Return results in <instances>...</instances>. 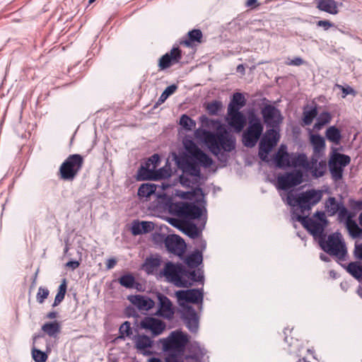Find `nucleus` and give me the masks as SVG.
<instances>
[{
	"label": "nucleus",
	"instance_id": "9d476101",
	"mask_svg": "<svg viewBox=\"0 0 362 362\" xmlns=\"http://www.w3.org/2000/svg\"><path fill=\"white\" fill-rule=\"evenodd\" d=\"M183 272H185L184 265L180 263L175 264L168 262L160 273L175 286L181 288H189L190 284L183 279Z\"/></svg>",
	"mask_w": 362,
	"mask_h": 362
},
{
	"label": "nucleus",
	"instance_id": "a19ab883",
	"mask_svg": "<svg viewBox=\"0 0 362 362\" xmlns=\"http://www.w3.org/2000/svg\"><path fill=\"white\" fill-rule=\"evenodd\" d=\"M119 336L117 337L120 339H124L127 337H131L132 334V329L129 322L126 321L122 324L119 329Z\"/></svg>",
	"mask_w": 362,
	"mask_h": 362
},
{
	"label": "nucleus",
	"instance_id": "e433bc0d",
	"mask_svg": "<svg viewBox=\"0 0 362 362\" xmlns=\"http://www.w3.org/2000/svg\"><path fill=\"white\" fill-rule=\"evenodd\" d=\"M346 228L353 238H356L362 236V229L358 227L355 221L348 219L346 221Z\"/></svg>",
	"mask_w": 362,
	"mask_h": 362
},
{
	"label": "nucleus",
	"instance_id": "a18cd8bd",
	"mask_svg": "<svg viewBox=\"0 0 362 362\" xmlns=\"http://www.w3.org/2000/svg\"><path fill=\"white\" fill-rule=\"evenodd\" d=\"M177 89V86L175 84H172L168 86L158 98V103L161 104L164 103L170 95H173L176 91Z\"/></svg>",
	"mask_w": 362,
	"mask_h": 362
},
{
	"label": "nucleus",
	"instance_id": "393cba45",
	"mask_svg": "<svg viewBox=\"0 0 362 362\" xmlns=\"http://www.w3.org/2000/svg\"><path fill=\"white\" fill-rule=\"evenodd\" d=\"M206 220H204L200 226H197L195 223L189 221H186L183 224L182 231L189 238L195 239L198 238L202 229L204 228Z\"/></svg>",
	"mask_w": 362,
	"mask_h": 362
},
{
	"label": "nucleus",
	"instance_id": "4d7b16f0",
	"mask_svg": "<svg viewBox=\"0 0 362 362\" xmlns=\"http://www.w3.org/2000/svg\"><path fill=\"white\" fill-rule=\"evenodd\" d=\"M125 314L127 317H139V315L137 313V311L135 310L134 307L128 306L125 310Z\"/></svg>",
	"mask_w": 362,
	"mask_h": 362
},
{
	"label": "nucleus",
	"instance_id": "c756f323",
	"mask_svg": "<svg viewBox=\"0 0 362 362\" xmlns=\"http://www.w3.org/2000/svg\"><path fill=\"white\" fill-rule=\"evenodd\" d=\"M317 7L331 14L337 13V3L334 0H317Z\"/></svg>",
	"mask_w": 362,
	"mask_h": 362
},
{
	"label": "nucleus",
	"instance_id": "c03bdc74",
	"mask_svg": "<svg viewBox=\"0 0 362 362\" xmlns=\"http://www.w3.org/2000/svg\"><path fill=\"white\" fill-rule=\"evenodd\" d=\"M160 264V260L158 258L150 257L145 260L144 266L146 271L148 273H151L153 271L158 267Z\"/></svg>",
	"mask_w": 362,
	"mask_h": 362
},
{
	"label": "nucleus",
	"instance_id": "cd10ccee",
	"mask_svg": "<svg viewBox=\"0 0 362 362\" xmlns=\"http://www.w3.org/2000/svg\"><path fill=\"white\" fill-rule=\"evenodd\" d=\"M329 165L334 180L337 181L339 180V148L334 150Z\"/></svg>",
	"mask_w": 362,
	"mask_h": 362
},
{
	"label": "nucleus",
	"instance_id": "72a5a7b5",
	"mask_svg": "<svg viewBox=\"0 0 362 362\" xmlns=\"http://www.w3.org/2000/svg\"><path fill=\"white\" fill-rule=\"evenodd\" d=\"M156 185L150 183H144L141 185L138 189V196L140 197H149L155 193Z\"/></svg>",
	"mask_w": 362,
	"mask_h": 362
},
{
	"label": "nucleus",
	"instance_id": "aec40b11",
	"mask_svg": "<svg viewBox=\"0 0 362 362\" xmlns=\"http://www.w3.org/2000/svg\"><path fill=\"white\" fill-rule=\"evenodd\" d=\"M128 300L139 310L148 311L155 305V302L149 297L141 295H132Z\"/></svg>",
	"mask_w": 362,
	"mask_h": 362
},
{
	"label": "nucleus",
	"instance_id": "412c9836",
	"mask_svg": "<svg viewBox=\"0 0 362 362\" xmlns=\"http://www.w3.org/2000/svg\"><path fill=\"white\" fill-rule=\"evenodd\" d=\"M274 162L278 168L284 169L291 166V161L285 145L280 146L274 158Z\"/></svg>",
	"mask_w": 362,
	"mask_h": 362
},
{
	"label": "nucleus",
	"instance_id": "5fc2aeb1",
	"mask_svg": "<svg viewBox=\"0 0 362 362\" xmlns=\"http://www.w3.org/2000/svg\"><path fill=\"white\" fill-rule=\"evenodd\" d=\"M132 233L134 235L142 234L141 222L135 221L132 226Z\"/></svg>",
	"mask_w": 362,
	"mask_h": 362
},
{
	"label": "nucleus",
	"instance_id": "7ed1b4c3",
	"mask_svg": "<svg viewBox=\"0 0 362 362\" xmlns=\"http://www.w3.org/2000/svg\"><path fill=\"white\" fill-rule=\"evenodd\" d=\"M187 154L177 160V164L185 173L192 177L197 181L202 178L199 166L209 168L212 163V159L203 151H202L193 141H189V145H186Z\"/></svg>",
	"mask_w": 362,
	"mask_h": 362
},
{
	"label": "nucleus",
	"instance_id": "603ef678",
	"mask_svg": "<svg viewBox=\"0 0 362 362\" xmlns=\"http://www.w3.org/2000/svg\"><path fill=\"white\" fill-rule=\"evenodd\" d=\"M326 168V165L325 163L320 162L319 163V168H315L313 170V175L315 177H320L323 176L325 173V170Z\"/></svg>",
	"mask_w": 362,
	"mask_h": 362
},
{
	"label": "nucleus",
	"instance_id": "8fccbe9b",
	"mask_svg": "<svg viewBox=\"0 0 362 362\" xmlns=\"http://www.w3.org/2000/svg\"><path fill=\"white\" fill-rule=\"evenodd\" d=\"M171 175V170L170 168L166 169L165 168H162L159 169L156 173H154L153 180H160L168 178Z\"/></svg>",
	"mask_w": 362,
	"mask_h": 362
},
{
	"label": "nucleus",
	"instance_id": "a878e982",
	"mask_svg": "<svg viewBox=\"0 0 362 362\" xmlns=\"http://www.w3.org/2000/svg\"><path fill=\"white\" fill-rule=\"evenodd\" d=\"M134 339H135L136 349L144 355L146 354V349L153 346V341L146 334L134 336Z\"/></svg>",
	"mask_w": 362,
	"mask_h": 362
},
{
	"label": "nucleus",
	"instance_id": "5701e85b",
	"mask_svg": "<svg viewBox=\"0 0 362 362\" xmlns=\"http://www.w3.org/2000/svg\"><path fill=\"white\" fill-rule=\"evenodd\" d=\"M183 279L186 280L189 284H190V286H192L194 284V283L196 282H199L202 285H204V271L202 268H198L197 270H190L186 269V267H185V272H183Z\"/></svg>",
	"mask_w": 362,
	"mask_h": 362
},
{
	"label": "nucleus",
	"instance_id": "7c9ffc66",
	"mask_svg": "<svg viewBox=\"0 0 362 362\" xmlns=\"http://www.w3.org/2000/svg\"><path fill=\"white\" fill-rule=\"evenodd\" d=\"M42 330L49 337L55 338L60 333V324L57 321L46 322L42 326Z\"/></svg>",
	"mask_w": 362,
	"mask_h": 362
},
{
	"label": "nucleus",
	"instance_id": "4be33fe9",
	"mask_svg": "<svg viewBox=\"0 0 362 362\" xmlns=\"http://www.w3.org/2000/svg\"><path fill=\"white\" fill-rule=\"evenodd\" d=\"M317 163V158L314 156L311 158V162H308V158L305 153H299L292 158L291 166L294 168L303 167L306 170H313V166Z\"/></svg>",
	"mask_w": 362,
	"mask_h": 362
},
{
	"label": "nucleus",
	"instance_id": "c85d7f7f",
	"mask_svg": "<svg viewBox=\"0 0 362 362\" xmlns=\"http://www.w3.org/2000/svg\"><path fill=\"white\" fill-rule=\"evenodd\" d=\"M246 105V99L243 93L236 92L233 93L230 103L228 106V110H240Z\"/></svg>",
	"mask_w": 362,
	"mask_h": 362
},
{
	"label": "nucleus",
	"instance_id": "ddd939ff",
	"mask_svg": "<svg viewBox=\"0 0 362 362\" xmlns=\"http://www.w3.org/2000/svg\"><path fill=\"white\" fill-rule=\"evenodd\" d=\"M302 182L303 173L300 170H296L279 175L277 177V188L282 190H287L300 185Z\"/></svg>",
	"mask_w": 362,
	"mask_h": 362
},
{
	"label": "nucleus",
	"instance_id": "f3484780",
	"mask_svg": "<svg viewBox=\"0 0 362 362\" xmlns=\"http://www.w3.org/2000/svg\"><path fill=\"white\" fill-rule=\"evenodd\" d=\"M181 59V49L178 47H173L170 52H167L160 58L158 66L160 69H165L173 64L179 63Z\"/></svg>",
	"mask_w": 362,
	"mask_h": 362
},
{
	"label": "nucleus",
	"instance_id": "4c0bfd02",
	"mask_svg": "<svg viewBox=\"0 0 362 362\" xmlns=\"http://www.w3.org/2000/svg\"><path fill=\"white\" fill-rule=\"evenodd\" d=\"M66 292V280L64 279L62 283L59 285V286L58 288L57 293L54 298V300L52 304L53 307L57 306L63 301V300L65 297Z\"/></svg>",
	"mask_w": 362,
	"mask_h": 362
},
{
	"label": "nucleus",
	"instance_id": "2eb2a0df",
	"mask_svg": "<svg viewBox=\"0 0 362 362\" xmlns=\"http://www.w3.org/2000/svg\"><path fill=\"white\" fill-rule=\"evenodd\" d=\"M140 327L149 330L153 336L160 335L165 329V324L159 319L153 317H145L140 322Z\"/></svg>",
	"mask_w": 362,
	"mask_h": 362
},
{
	"label": "nucleus",
	"instance_id": "9b49d317",
	"mask_svg": "<svg viewBox=\"0 0 362 362\" xmlns=\"http://www.w3.org/2000/svg\"><path fill=\"white\" fill-rule=\"evenodd\" d=\"M279 132L274 128L266 131L259 144V156L263 161L268 162V154L279 140Z\"/></svg>",
	"mask_w": 362,
	"mask_h": 362
},
{
	"label": "nucleus",
	"instance_id": "774afa93",
	"mask_svg": "<svg viewBox=\"0 0 362 362\" xmlns=\"http://www.w3.org/2000/svg\"><path fill=\"white\" fill-rule=\"evenodd\" d=\"M57 313L55 311L49 312L47 314V318L48 319H54L57 317Z\"/></svg>",
	"mask_w": 362,
	"mask_h": 362
},
{
	"label": "nucleus",
	"instance_id": "3c124183",
	"mask_svg": "<svg viewBox=\"0 0 362 362\" xmlns=\"http://www.w3.org/2000/svg\"><path fill=\"white\" fill-rule=\"evenodd\" d=\"M341 96L342 98H345L348 95H351L353 97H355L356 95V91L349 86H341Z\"/></svg>",
	"mask_w": 362,
	"mask_h": 362
},
{
	"label": "nucleus",
	"instance_id": "13d9d810",
	"mask_svg": "<svg viewBox=\"0 0 362 362\" xmlns=\"http://www.w3.org/2000/svg\"><path fill=\"white\" fill-rule=\"evenodd\" d=\"M160 161V157L158 154L155 153L151 156L148 160L146 162V165H151L155 164V165Z\"/></svg>",
	"mask_w": 362,
	"mask_h": 362
},
{
	"label": "nucleus",
	"instance_id": "f8f14e48",
	"mask_svg": "<svg viewBox=\"0 0 362 362\" xmlns=\"http://www.w3.org/2000/svg\"><path fill=\"white\" fill-rule=\"evenodd\" d=\"M157 238H158L159 240L164 242L165 247L168 252L182 259L187 245L180 236L177 235H168L165 236L163 234H158L157 237H155L154 239L157 240Z\"/></svg>",
	"mask_w": 362,
	"mask_h": 362
},
{
	"label": "nucleus",
	"instance_id": "864d4df0",
	"mask_svg": "<svg viewBox=\"0 0 362 362\" xmlns=\"http://www.w3.org/2000/svg\"><path fill=\"white\" fill-rule=\"evenodd\" d=\"M154 229V224L151 221H141V231L143 233H147Z\"/></svg>",
	"mask_w": 362,
	"mask_h": 362
},
{
	"label": "nucleus",
	"instance_id": "0eeeda50",
	"mask_svg": "<svg viewBox=\"0 0 362 362\" xmlns=\"http://www.w3.org/2000/svg\"><path fill=\"white\" fill-rule=\"evenodd\" d=\"M321 190L314 189H308L298 194L288 193L287 195V204L291 206H298L302 211L310 210L316 205L322 199Z\"/></svg>",
	"mask_w": 362,
	"mask_h": 362
},
{
	"label": "nucleus",
	"instance_id": "b1692460",
	"mask_svg": "<svg viewBox=\"0 0 362 362\" xmlns=\"http://www.w3.org/2000/svg\"><path fill=\"white\" fill-rule=\"evenodd\" d=\"M185 264L189 269H195L198 267L203 262L202 252L199 250H195L190 254H188L182 259Z\"/></svg>",
	"mask_w": 362,
	"mask_h": 362
},
{
	"label": "nucleus",
	"instance_id": "e2e57ef3",
	"mask_svg": "<svg viewBox=\"0 0 362 362\" xmlns=\"http://www.w3.org/2000/svg\"><path fill=\"white\" fill-rule=\"evenodd\" d=\"M80 265V263L77 260H71L66 264V267L71 269L72 270L76 269Z\"/></svg>",
	"mask_w": 362,
	"mask_h": 362
},
{
	"label": "nucleus",
	"instance_id": "0e129e2a",
	"mask_svg": "<svg viewBox=\"0 0 362 362\" xmlns=\"http://www.w3.org/2000/svg\"><path fill=\"white\" fill-rule=\"evenodd\" d=\"M117 264V261L114 258L108 259L106 262L107 269H111L115 267Z\"/></svg>",
	"mask_w": 362,
	"mask_h": 362
},
{
	"label": "nucleus",
	"instance_id": "6e6d98bb",
	"mask_svg": "<svg viewBox=\"0 0 362 362\" xmlns=\"http://www.w3.org/2000/svg\"><path fill=\"white\" fill-rule=\"evenodd\" d=\"M351 161L349 156L341 153V177H342V168L346 166Z\"/></svg>",
	"mask_w": 362,
	"mask_h": 362
},
{
	"label": "nucleus",
	"instance_id": "473e14b6",
	"mask_svg": "<svg viewBox=\"0 0 362 362\" xmlns=\"http://www.w3.org/2000/svg\"><path fill=\"white\" fill-rule=\"evenodd\" d=\"M150 165H141L137 171L136 180L139 181H144L148 180H153L154 173L152 170L149 169Z\"/></svg>",
	"mask_w": 362,
	"mask_h": 362
},
{
	"label": "nucleus",
	"instance_id": "a211bd4d",
	"mask_svg": "<svg viewBox=\"0 0 362 362\" xmlns=\"http://www.w3.org/2000/svg\"><path fill=\"white\" fill-rule=\"evenodd\" d=\"M157 298L159 303L156 314L168 320L173 318L175 313L170 300L160 293H157Z\"/></svg>",
	"mask_w": 362,
	"mask_h": 362
},
{
	"label": "nucleus",
	"instance_id": "6e6552de",
	"mask_svg": "<svg viewBox=\"0 0 362 362\" xmlns=\"http://www.w3.org/2000/svg\"><path fill=\"white\" fill-rule=\"evenodd\" d=\"M264 126L261 119L256 115L254 110L248 112V127L243 134V143L246 147L255 146L261 135Z\"/></svg>",
	"mask_w": 362,
	"mask_h": 362
},
{
	"label": "nucleus",
	"instance_id": "f704fd0d",
	"mask_svg": "<svg viewBox=\"0 0 362 362\" xmlns=\"http://www.w3.org/2000/svg\"><path fill=\"white\" fill-rule=\"evenodd\" d=\"M346 269L348 273L356 279H362V265L360 263L351 262L347 267H346Z\"/></svg>",
	"mask_w": 362,
	"mask_h": 362
},
{
	"label": "nucleus",
	"instance_id": "37998d69",
	"mask_svg": "<svg viewBox=\"0 0 362 362\" xmlns=\"http://www.w3.org/2000/svg\"><path fill=\"white\" fill-rule=\"evenodd\" d=\"M326 136L328 140L339 144V129L330 127L326 131Z\"/></svg>",
	"mask_w": 362,
	"mask_h": 362
},
{
	"label": "nucleus",
	"instance_id": "49530a36",
	"mask_svg": "<svg viewBox=\"0 0 362 362\" xmlns=\"http://www.w3.org/2000/svg\"><path fill=\"white\" fill-rule=\"evenodd\" d=\"M188 36L189 40H185L184 42V43L187 46L190 45V41L200 42L202 37V33L200 30L194 29L188 33Z\"/></svg>",
	"mask_w": 362,
	"mask_h": 362
},
{
	"label": "nucleus",
	"instance_id": "c9c22d12",
	"mask_svg": "<svg viewBox=\"0 0 362 362\" xmlns=\"http://www.w3.org/2000/svg\"><path fill=\"white\" fill-rule=\"evenodd\" d=\"M331 120V115L327 112H322L318 117L317 118V121L315 124L313 126V129L315 131H319L322 127L328 124Z\"/></svg>",
	"mask_w": 362,
	"mask_h": 362
},
{
	"label": "nucleus",
	"instance_id": "2f4dec72",
	"mask_svg": "<svg viewBox=\"0 0 362 362\" xmlns=\"http://www.w3.org/2000/svg\"><path fill=\"white\" fill-rule=\"evenodd\" d=\"M317 113L318 112L316 106L304 107L303 122L305 125L311 124L313 119L317 117Z\"/></svg>",
	"mask_w": 362,
	"mask_h": 362
},
{
	"label": "nucleus",
	"instance_id": "09e8293b",
	"mask_svg": "<svg viewBox=\"0 0 362 362\" xmlns=\"http://www.w3.org/2000/svg\"><path fill=\"white\" fill-rule=\"evenodd\" d=\"M49 294V290L45 288L40 286L38 288V291L36 295V300L40 304H42L45 299L47 298Z\"/></svg>",
	"mask_w": 362,
	"mask_h": 362
},
{
	"label": "nucleus",
	"instance_id": "bb28decb",
	"mask_svg": "<svg viewBox=\"0 0 362 362\" xmlns=\"http://www.w3.org/2000/svg\"><path fill=\"white\" fill-rule=\"evenodd\" d=\"M310 141L313 146V156L318 158L325 151V139L319 134H314L311 136Z\"/></svg>",
	"mask_w": 362,
	"mask_h": 362
},
{
	"label": "nucleus",
	"instance_id": "39448f33",
	"mask_svg": "<svg viewBox=\"0 0 362 362\" xmlns=\"http://www.w3.org/2000/svg\"><path fill=\"white\" fill-rule=\"evenodd\" d=\"M189 340L187 334L182 330H175L163 340V349L165 362H177L183 358L185 348Z\"/></svg>",
	"mask_w": 362,
	"mask_h": 362
},
{
	"label": "nucleus",
	"instance_id": "6ab92c4d",
	"mask_svg": "<svg viewBox=\"0 0 362 362\" xmlns=\"http://www.w3.org/2000/svg\"><path fill=\"white\" fill-rule=\"evenodd\" d=\"M228 124L235 129L236 132L243 130L246 123V119L244 115L240 110H228Z\"/></svg>",
	"mask_w": 362,
	"mask_h": 362
},
{
	"label": "nucleus",
	"instance_id": "338daca9",
	"mask_svg": "<svg viewBox=\"0 0 362 362\" xmlns=\"http://www.w3.org/2000/svg\"><path fill=\"white\" fill-rule=\"evenodd\" d=\"M346 252V247L345 242L341 239V257Z\"/></svg>",
	"mask_w": 362,
	"mask_h": 362
},
{
	"label": "nucleus",
	"instance_id": "bf43d9fd",
	"mask_svg": "<svg viewBox=\"0 0 362 362\" xmlns=\"http://www.w3.org/2000/svg\"><path fill=\"white\" fill-rule=\"evenodd\" d=\"M304 64V60L301 57H296L287 63L290 66H300Z\"/></svg>",
	"mask_w": 362,
	"mask_h": 362
},
{
	"label": "nucleus",
	"instance_id": "f03ea898",
	"mask_svg": "<svg viewBox=\"0 0 362 362\" xmlns=\"http://www.w3.org/2000/svg\"><path fill=\"white\" fill-rule=\"evenodd\" d=\"M177 302L180 306L181 318L185 326L192 333H196L199 329V316L194 308L187 304H202L204 299L203 288H192L180 290L175 292Z\"/></svg>",
	"mask_w": 362,
	"mask_h": 362
},
{
	"label": "nucleus",
	"instance_id": "052dcab7",
	"mask_svg": "<svg viewBox=\"0 0 362 362\" xmlns=\"http://www.w3.org/2000/svg\"><path fill=\"white\" fill-rule=\"evenodd\" d=\"M317 25L322 27L325 30H327L332 26V24L329 21L323 20L317 21Z\"/></svg>",
	"mask_w": 362,
	"mask_h": 362
},
{
	"label": "nucleus",
	"instance_id": "ea45409f",
	"mask_svg": "<svg viewBox=\"0 0 362 362\" xmlns=\"http://www.w3.org/2000/svg\"><path fill=\"white\" fill-rule=\"evenodd\" d=\"M180 124L187 131H190L196 127L195 121L187 115H182L180 117Z\"/></svg>",
	"mask_w": 362,
	"mask_h": 362
},
{
	"label": "nucleus",
	"instance_id": "58836bf2",
	"mask_svg": "<svg viewBox=\"0 0 362 362\" xmlns=\"http://www.w3.org/2000/svg\"><path fill=\"white\" fill-rule=\"evenodd\" d=\"M222 107V102L214 100L206 105V110L210 115H217Z\"/></svg>",
	"mask_w": 362,
	"mask_h": 362
},
{
	"label": "nucleus",
	"instance_id": "4468645a",
	"mask_svg": "<svg viewBox=\"0 0 362 362\" xmlns=\"http://www.w3.org/2000/svg\"><path fill=\"white\" fill-rule=\"evenodd\" d=\"M206 350L199 343L192 342L188 345L187 354H184L183 359L185 361L192 360L194 362H208L209 357L206 356Z\"/></svg>",
	"mask_w": 362,
	"mask_h": 362
},
{
	"label": "nucleus",
	"instance_id": "69168bd1",
	"mask_svg": "<svg viewBox=\"0 0 362 362\" xmlns=\"http://www.w3.org/2000/svg\"><path fill=\"white\" fill-rule=\"evenodd\" d=\"M194 193L204 196L203 189L200 187V184H197V186L194 189Z\"/></svg>",
	"mask_w": 362,
	"mask_h": 362
},
{
	"label": "nucleus",
	"instance_id": "423d86ee",
	"mask_svg": "<svg viewBox=\"0 0 362 362\" xmlns=\"http://www.w3.org/2000/svg\"><path fill=\"white\" fill-rule=\"evenodd\" d=\"M165 206L170 214L187 220L199 218L203 213V209L198 205L182 202H173L170 197L167 198Z\"/></svg>",
	"mask_w": 362,
	"mask_h": 362
},
{
	"label": "nucleus",
	"instance_id": "20e7f679",
	"mask_svg": "<svg viewBox=\"0 0 362 362\" xmlns=\"http://www.w3.org/2000/svg\"><path fill=\"white\" fill-rule=\"evenodd\" d=\"M201 137L209 151L221 162L227 161L224 152H230L235 147V139L226 133H214L204 129Z\"/></svg>",
	"mask_w": 362,
	"mask_h": 362
},
{
	"label": "nucleus",
	"instance_id": "680f3d73",
	"mask_svg": "<svg viewBox=\"0 0 362 362\" xmlns=\"http://www.w3.org/2000/svg\"><path fill=\"white\" fill-rule=\"evenodd\" d=\"M354 254L356 258L362 259V244L356 245Z\"/></svg>",
	"mask_w": 362,
	"mask_h": 362
},
{
	"label": "nucleus",
	"instance_id": "1a4fd4ad",
	"mask_svg": "<svg viewBox=\"0 0 362 362\" xmlns=\"http://www.w3.org/2000/svg\"><path fill=\"white\" fill-rule=\"evenodd\" d=\"M83 158L80 154H72L62 163L59 168L61 178L64 180H73L81 170Z\"/></svg>",
	"mask_w": 362,
	"mask_h": 362
},
{
	"label": "nucleus",
	"instance_id": "f257e3e1",
	"mask_svg": "<svg viewBox=\"0 0 362 362\" xmlns=\"http://www.w3.org/2000/svg\"><path fill=\"white\" fill-rule=\"evenodd\" d=\"M293 219L299 221L317 241L321 249L329 255L334 256L339 264V232L337 230L327 238L325 228L327 220L324 211H316L312 217L293 214Z\"/></svg>",
	"mask_w": 362,
	"mask_h": 362
},
{
	"label": "nucleus",
	"instance_id": "de8ad7c7",
	"mask_svg": "<svg viewBox=\"0 0 362 362\" xmlns=\"http://www.w3.org/2000/svg\"><path fill=\"white\" fill-rule=\"evenodd\" d=\"M32 357L35 362H46L48 358L45 352L36 348L32 349Z\"/></svg>",
	"mask_w": 362,
	"mask_h": 362
},
{
	"label": "nucleus",
	"instance_id": "dca6fc26",
	"mask_svg": "<svg viewBox=\"0 0 362 362\" xmlns=\"http://www.w3.org/2000/svg\"><path fill=\"white\" fill-rule=\"evenodd\" d=\"M261 113L264 123L269 127L277 126L281 119L280 111L272 105H266Z\"/></svg>",
	"mask_w": 362,
	"mask_h": 362
},
{
	"label": "nucleus",
	"instance_id": "79ce46f5",
	"mask_svg": "<svg viewBox=\"0 0 362 362\" xmlns=\"http://www.w3.org/2000/svg\"><path fill=\"white\" fill-rule=\"evenodd\" d=\"M119 283L125 288H131L134 287L135 278L132 274H124L119 279Z\"/></svg>",
	"mask_w": 362,
	"mask_h": 362
}]
</instances>
